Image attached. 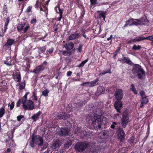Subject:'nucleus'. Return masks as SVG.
Listing matches in <instances>:
<instances>
[{
	"mask_svg": "<svg viewBox=\"0 0 153 153\" xmlns=\"http://www.w3.org/2000/svg\"><path fill=\"white\" fill-rule=\"evenodd\" d=\"M95 111L90 113L87 116L86 120L89 124L91 128L97 130L101 127L102 120L98 118V116L95 113Z\"/></svg>",
	"mask_w": 153,
	"mask_h": 153,
	"instance_id": "f257e3e1",
	"label": "nucleus"
},
{
	"mask_svg": "<svg viewBox=\"0 0 153 153\" xmlns=\"http://www.w3.org/2000/svg\"><path fill=\"white\" fill-rule=\"evenodd\" d=\"M132 71L133 74H137L139 79H142L145 76L144 71L139 65L136 64L133 66Z\"/></svg>",
	"mask_w": 153,
	"mask_h": 153,
	"instance_id": "f03ea898",
	"label": "nucleus"
},
{
	"mask_svg": "<svg viewBox=\"0 0 153 153\" xmlns=\"http://www.w3.org/2000/svg\"><path fill=\"white\" fill-rule=\"evenodd\" d=\"M89 144L86 142H79L77 143L74 146V148L76 151L82 152L88 147Z\"/></svg>",
	"mask_w": 153,
	"mask_h": 153,
	"instance_id": "7ed1b4c3",
	"label": "nucleus"
},
{
	"mask_svg": "<svg viewBox=\"0 0 153 153\" xmlns=\"http://www.w3.org/2000/svg\"><path fill=\"white\" fill-rule=\"evenodd\" d=\"M136 22H134L129 25L130 26L135 25L138 26L139 25H145L148 22V20L145 17H143L141 19H135Z\"/></svg>",
	"mask_w": 153,
	"mask_h": 153,
	"instance_id": "20e7f679",
	"label": "nucleus"
},
{
	"mask_svg": "<svg viewBox=\"0 0 153 153\" xmlns=\"http://www.w3.org/2000/svg\"><path fill=\"white\" fill-rule=\"evenodd\" d=\"M128 120L129 117L128 112L127 111H124L123 114L121 122V125L123 128H124L126 126L128 122Z\"/></svg>",
	"mask_w": 153,
	"mask_h": 153,
	"instance_id": "39448f33",
	"label": "nucleus"
},
{
	"mask_svg": "<svg viewBox=\"0 0 153 153\" xmlns=\"http://www.w3.org/2000/svg\"><path fill=\"white\" fill-rule=\"evenodd\" d=\"M23 107L25 110H33L34 108L33 102L32 101L28 100Z\"/></svg>",
	"mask_w": 153,
	"mask_h": 153,
	"instance_id": "423d86ee",
	"label": "nucleus"
},
{
	"mask_svg": "<svg viewBox=\"0 0 153 153\" xmlns=\"http://www.w3.org/2000/svg\"><path fill=\"white\" fill-rule=\"evenodd\" d=\"M115 97L117 100H120L123 97V90L121 89L116 90L115 94Z\"/></svg>",
	"mask_w": 153,
	"mask_h": 153,
	"instance_id": "0eeeda50",
	"label": "nucleus"
},
{
	"mask_svg": "<svg viewBox=\"0 0 153 153\" xmlns=\"http://www.w3.org/2000/svg\"><path fill=\"white\" fill-rule=\"evenodd\" d=\"M114 107L117 112L119 113H120V110L122 107L121 101L120 100H117L115 102Z\"/></svg>",
	"mask_w": 153,
	"mask_h": 153,
	"instance_id": "6e6552de",
	"label": "nucleus"
},
{
	"mask_svg": "<svg viewBox=\"0 0 153 153\" xmlns=\"http://www.w3.org/2000/svg\"><path fill=\"white\" fill-rule=\"evenodd\" d=\"M35 143L38 146H41L43 144V140L40 136H36L33 137Z\"/></svg>",
	"mask_w": 153,
	"mask_h": 153,
	"instance_id": "1a4fd4ad",
	"label": "nucleus"
},
{
	"mask_svg": "<svg viewBox=\"0 0 153 153\" xmlns=\"http://www.w3.org/2000/svg\"><path fill=\"white\" fill-rule=\"evenodd\" d=\"M75 134L82 138L83 137L87 134V132L85 131H81L79 128H77V131H75Z\"/></svg>",
	"mask_w": 153,
	"mask_h": 153,
	"instance_id": "9d476101",
	"label": "nucleus"
},
{
	"mask_svg": "<svg viewBox=\"0 0 153 153\" xmlns=\"http://www.w3.org/2000/svg\"><path fill=\"white\" fill-rule=\"evenodd\" d=\"M118 60L121 62L125 63L129 65H132L133 64L132 62L128 57H125L122 59H119Z\"/></svg>",
	"mask_w": 153,
	"mask_h": 153,
	"instance_id": "9b49d317",
	"label": "nucleus"
},
{
	"mask_svg": "<svg viewBox=\"0 0 153 153\" xmlns=\"http://www.w3.org/2000/svg\"><path fill=\"white\" fill-rule=\"evenodd\" d=\"M118 136L119 138L120 139L121 141L123 140L125 138V133L123 129L120 128L118 130Z\"/></svg>",
	"mask_w": 153,
	"mask_h": 153,
	"instance_id": "f8f14e48",
	"label": "nucleus"
},
{
	"mask_svg": "<svg viewBox=\"0 0 153 153\" xmlns=\"http://www.w3.org/2000/svg\"><path fill=\"white\" fill-rule=\"evenodd\" d=\"M45 67L43 65H40L36 67L33 71V72L36 74L39 73L41 71H42L44 69Z\"/></svg>",
	"mask_w": 153,
	"mask_h": 153,
	"instance_id": "ddd939ff",
	"label": "nucleus"
},
{
	"mask_svg": "<svg viewBox=\"0 0 153 153\" xmlns=\"http://www.w3.org/2000/svg\"><path fill=\"white\" fill-rule=\"evenodd\" d=\"M70 130L67 128H61L60 129V132H59V134L60 135H68Z\"/></svg>",
	"mask_w": 153,
	"mask_h": 153,
	"instance_id": "4468645a",
	"label": "nucleus"
},
{
	"mask_svg": "<svg viewBox=\"0 0 153 153\" xmlns=\"http://www.w3.org/2000/svg\"><path fill=\"white\" fill-rule=\"evenodd\" d=\"M60 144L59 141L56 140L54 142L51 146V148L53 149H56L60 147Z\"/></svg>",
	"mask_w": 153,
	"mask_h": 153,
	"instance_id": "2eb2a0df",
	"label": "nucleus"
},
{
	"mask_svg": "<svg viewBox=\"0 0 153 153\" xmlns=\"http://www.w3.org/2000/svg\"><path fill=\"white\" fill-rule=\"evenodd\" d=\"M79 33H76L71 34L69 37V40H71L78 38L79 37Z\"/></svg>",
	"mask_w": 153,
	"mask_h": 153,
	"instance_id": "dca6fc26",
	"label": "nucleus"
},
{
	"mask_svg": "<svg viewBox=\"0 0 153 153\" xmlns=\"http://www.w3.org/2000/svg\"><path fill=\"white\" fill-rule=\"evenodd\" d=\"M74 45L73 43L70 42L66 44L65 45V48L68 50H69L73 49Z\"/></svg>",
	"mask_w": 153,
	"mask_h": 153,
	"instance_id": "f3484780",
	"label": "nucleus"
},
{
	"mask_svg": "<svg viewBox=\"0 0 153 153\" xmlns=\"http://www.w3.org/2000/svg\"><path fill=\"white\" fill-rule=\"evenodd\" d=\"M13 78L17 82H20V81L21 76L20 73H19L17 72L16 74L15 75L13 74Z\"/></svg>",
	"mask_w": 153,
	"mask_h": 153,
	"instance_id": "a211bd4d",
	"label": "nucleus"
},
{
	"mask_svg": "<svg viewBox=\"0 0 153 153\" xmlns=\"http://www.w3.org/2000/svg\"><path fill=\"white\" fill-rule=\"evenodd\" d=\"M29 94V92H27L25 94V95H24V96L22 98V100H21L22 102V103L23 105V106L24 105H25L26 103L27 102L26 101L27 100V95L28 94Z\"/></svg>",
	"mask_w": 153,
	"mask_h": 153,
	"instance_id": "6ab92c4d",
	"label": "nucleus"
},
{
	"mask_svg": "<svg viewBox=\"0 0 153 153\" xmlns=\"http://www.w3.org/2000/svg\"><path fill=\"white\" fill-rule=\"evenodd\" d=\"M135 19H134L132 18L130 19H129L126 21V24L124 25V27H127L128 25L129 24H130L131 23H132L133 22H136V21L135 20Z\"/></svg>",
	"mask_w": 153,
	"mask_h": 153,
	"instance_id": "aec40b11",
	"label": "nucleus"
},
{
	"mask_svg": "<svg viewBox=\"0 0 153 153\" xmlns=\"http://www.w3.org/2000/svg\"><path fill=\"white\" fill-rule=\"evenodd\" d=\"M98 79H96L94 81H93L91 82H89L90 87H93L97 85L98 84Z\"/></svg>",
	"mask_w": 153,
	"mask_h": 153,
	"instance_id": "412c9836",
	"label": "nucleus"
},
{
	"mask_svg": "<svg viewBox=\"0 0 153 153\" xmlns=\"http://www.w3.org/2000/svg\"><path fill=\"white\" fill-rule=\"evenodd\" d=\"M41 114L40 111H39L36 114H34L32 117V118L33 119L34 121L36 120L38 118V117Z\"/></svg>",
	"mask_w": 153,
	"mask_h": 153,
	"instance_id": "4be33fe9",
	"label": "nucleus"
},
{
	"mask_svg": "<svg viewBox=\"0 0 153 153\" xmlns=\"http://www.w3.org/2000/svg\"><path fill=\"white\" fill-rule=\"evenodd\" d=\"M9 18L8 17L6 19L5 22L4 24V33H5L6 32V30H7V27L9 23Z\"/></svg>",
	"mask_w": 153,
	"mask_h": 153,
	"instance_id": "5701e85b",
	"label": "nucleus"
},
{
	"mask_svg": "<svg viewBox=\"0 0 153 153\" xmlns=\"http://www.w3.org/2000/svg\"><path fill=\"white\" fill-rule=\"evenodd\" d=\"M4 63L7 66H11L12 63L11 62V59L10 57H7L6 60L4 61Z\"/></svg>",
	"mask_w": 153,
	"mask_h": 153,
	"instance_id": "b1692460",
	"label": "nucleus"
},
{
	"mask_svg": "<svg viewBox=\"0 0 153 153\" xmlns=\"http://www.w3.org/2000/svg\"><path fill=\"white\" fill-rule=\"evenodd\" d=\"M25 26V24H19L17 26V29L18 31H21Z\"/></svg>",
	"mask_w": 153,
	"mask_h": 153,
	"instance_id": "393cba45",
	"label": "nucleus"
},
{
	"mask_svg": "<svg viewBox=\"0 0 153 153\" xmlns=\"http://www.w3.org/2000/svg\"><path fill=\"white\" fill-rule=\"evenodd\" d=\"M84 104V102H83L82 101H79V102H78L77 103H75L74 104L75 107H79L82 106Z\"/></svg>",
	"mask_w": 153,
	"mask_h": 153,
	"instance_id": "a878e982",
	"label": "nucleus"
},
{
	"mask_svg": "<svg viewBox=\"0 0 153 153\" xmlns=\"http://www.w3.org/2000/svg\"><path fill=\"white\" fill-rule=\"evenodd\" d=\"M14 42L13 40L9 39L7 41V43L5 44V46H10L13 44Z\"/></svg>",
	"mask_w": 153,
	"mask_h": 153,
	"instance_id": "bb28decb",
	"label": "nucleus"
},
{
	"mask_svg": "<svg viewBox=\"0 0 153 153\" xmlns=\"http://www.w3.org/2000/svg\"><path fill=\"white\" fill-rule=\"evenodd\" d=\"M147 97L145 96L144 97H143L142 98L141 102L142 103H143L144 104H146L148 102V100L147 98Z\"/></svg>",
	"mask_w": 153,
	"mask_h": 153,
	"instance_id": "cd10ccee",
	"label": "nucleus"
},
{
	"mask_svg": "<svg viewBox=\"0 0 153 153\" xmlns=\"http://www.w3.org/2000/svg\"><path fill=\"white\" fill-rule=\"evenodd\" d=\"M38 52L39 53H41L45 51V50L46 49V48L45 47H40L38 48Z\"/></svg>",
	"mask_w": 153,
	"mask_h": 153,
	"instance_id": "c85d7f7f",
	"label": "nucleus"
},
{
	"mask_svg": "<svg viewBox=\"0 0 153 153\" xmlns=\"http://www.w3.org/2000/svg\"><path fill=\"white\" fill-rule=\"evenodd\" d=\"M141 48L140 46L138 45L137 46L135 45H134L132 47V49L134 51L138 50Z\"/></svg>",
	"mask_w": 153,
	"mask_h": 153,
	"instance_id": "c756f323",
	"label": "nucleus"
},
{
	"mask_svg": "<svg viewBox=\"0 0 153 153\" xmlns=\"http://www.w3.org/2000/svg\"><path fill=\"white\" fill-rule=\"evenodd\" d=\"M5 110L3 107L0 109V118L2 117L5 114Z\"/></svg>",
	"mask_w": 153,
	"mask_h": 153,
	"instance_id": "7c9ffc66",
	"label": "nucleus"
},
{
	"mask_svg": "<svg viewBox=\"0 0 153 153\" xmlns=\"http://www.w3.org/2000/svg\"><path fill=\"white\" fill-rule=\"evenodd\" d=\"M146 39L149 40L152 42L151 43V45H153V35L145 37Z\"/></svg>",
	"mask_w": 153,
	"mask_h": 153,
	"instance_id": "2f4dec72",
	"label": "nucleus"
},
{
	"mask_svg": "<svg viewBox=\"0 0 153 153\" xmlns=\"http://www.w3.org/2000/svg\"><path fill=\"white\" fill-rule=\"evenodd\" d=\"M131 88H130V90L131 91H132L134 94L136 95L137 94V91L136 90V89L135 88V86L133 84H131Z\"/></svg>",
	"mask_w": 153,
	"mask_h": 153,
	"instance_id": "473e14b6",
	"label": "nucleus"
},
{
	"mask_svg": "<svg viewBox=\"0 0 153 153\" xmlns=\"http://www.w3.org/2000/svg\"><path fill=\"white\" fill-rule=\"evenodd\" d=\"M49 92V91L48 89H46L45 90L43 91L42 92V95L45 97H46L48 96V94Z\"/></svg>",
	"mask_w": 153,
	"mask_h": 153,
	"instance_id": "72a5a7b5",
	"label": "nucleus"
},
{
	"mask_svg": "<svg viewBox=\"0 0 153 153\" xmlns=\"http://www.w3.org/2000/svg\"><path fill=\"white\" fill-rule=\"evenodd\" d=\"M97 90L99 93L102 94L105 91V88L102 87L100 86L98 88Z\"/></svg>",
	"mask_w": 153,
	"mask_h": 153,
	"instance_id": "f704fd0d",
	"label": "nucleus"
},
{
	"mask_svg": "<svg viewBox=\"0 0 153 153\" xmlns=\"http://www.w3.org/2000/svg\"><path fill=\"white\" fill-rule=\"evenodd\" d=\"M88 59H87L84 61H83L79 65V67H81L83 66L84 65L88 62Z\"/></svg>",
	"mask_w": 153,
	"mask_h": 153,
	"instance_id": "c9c22d12",
	"label": "nucleus"
},
{
	"mask_svg": "<svg viewBox=\"0 0 153 153\" xmlns=\"http://www.w3.org/2000/svg\"><path fill=\"white\" fill-rule=\"evenodd\" d=\"M145 39H146L145 37H142L140 36L137 37L136 41L137 42H140Z\"/></svg>",
	"mask_w": 153,
	"mask_h": 153,
	"instance_id": "e433bc0d",
	"label": "nucleus"
},
{
	"mask_svg": "<svg viewBox=\"0 0 153 153\" xmlns=\"http://www.w3.org/2000/svg\"><path fill=\"white\" fill-rule=\"evenodd\" d=\"M25 84L24 83H21L19 84V89L20 90L24 89L25 87Z\"/></svg>",
	"mask_w": 153,
	"mask_h": 153,
	"instance_id": "4c0bfd02",
	"label": "nucleus"
},
{
	"mask_svg": "<svg viewBox=\"0 0 153 153\" xmlns=\"http://www.w3.org/2000/svg\"><path fill=\"white\" fill-rule=\"evenodd\" d=\"M10 144H9L8 146L14 147L15 146V144L14 141L13 140H10Z\"/></svg>",
	"mask_w": 153,
	"mask_h": 153,
	"instance_id": "58836bf2",
	"label": "nucleus"
},
{
	"mask_svg": "<svg viewBox=\"0 0 153 153\" xmlns=\"http://www.w3.org/2000/svg\"><path fill=\"white\" fill-rule=\"evenodd\" d=\"M70 116L68 114H65L61 116H60V118L61 119H66V118L69 117Z\"/></svg>",
	"mask_w": 153,
	"mask_h": 153,
	"instance_id": "ea45409f",
	"label": "nucleus"
},
{
	"mask_svg": "<svg viewBox=\"0 0 153 153\" xmlns=\"http://www.w3.org/2000/svg\"><path fill=\"white\" fill-rule=\"evenodd\" d=\"M34 143H35V142L34 141V140L33 138V137H32V140L31 141L30 143V145L31 147H33Z\"/></svg>",
	"mask_w": 153,
	"mask_h": 153,
	"instance_id": "a19ab883",
	"label": "nucleus"
},
{
	"mask_svg": "<svg viewBox=\"0 0 153 153\" xmlns=\"http://www.w3.org/2000/svg\"><path fill=\"white\" fill-rule=\"evenodd\" d=\"M8 106L10 107V109L11 110H12L14 106V102H12L10 105H9V104Z\"/></svg>",
	"mask_w": 153,
	"mask_h": 153,
	"instance_id": "79ce46f5",
	"label": "nucleus"
},
{
	"mask_svg": "<svg viewBox=\"0 0 153 153\" xmlns=\"http://www.w3.org/2000/svg\"><path fill=\"white\" fill-rule=\"evenodd\" d=\"M82 86H86L88 87H89V82H84L81 85Z\"/></svg>",
	"mask_w": 153,
	"mask_h": 153,
	"instance_id": "37998d69",
	"label": "nucleus"
},
{
	"mask_svg": "<svg viewBox=\"0 0 153 153\" xmlns=\"http://www.w3.org/2000/svg\"><path fill=\"white\" fill-rule=\"evenodd\" d=\"M24 117V116L23 115H20L19 116H17V120L18 121H20L21 119L23 118Z\"/></svg>",
	"mask_w": 153,
	"mask_h": 153,
	"instance_id": "c03bdc74",
	"label": "nucleus"
},
{
	"mask_svg": "<svg viewBox=\"0 0 153 153\" xmlns=\"http://www.w3.org/2000/svg\"><path fill=\"white\" fill-rule=\"evenodd\" d=\"M82 45H80L79 47L77 49L79 53H81L82 51Z\"/></svg>",
	"mask_w": 153,
	"mask_h": 153,
	"instance_id": "a18cd8bd",
	"label": "nucleus"
},
{
	"mask_svg": "<svg viewBox=\"0 0 153 153\" xmlns=\"http://www.w3.org/2000/svg\"><path fill=\"white\" fill-rule=\"evenodd\" d=\"M134 140V137H131L128 140V142L130 143H133Z\"/></svg>",
	"mask_w": 153,
	"mask_h": 153,
	"instance_id": "49530a36",
	"label": "nucleus"
},
{
	"mask_svg": "<svg viewBox=\"0 0 153 153\" xmlns=\"http://www.w3.org/2000/svg\"><path fill=\"white\" fill-rule=\"evenodd\" d=\"M71 145L70 143H67L65 144L64 145V147L65 148H68Z\"/></svg>",
	"mask_w": 153,
	"mask_h": 153,
	"instance_id": "de8ad7c7",
	"label": "nucleus"
},
{
	"mask_svg": "<svg viewBox=\"0 0 153 153\" xmlns=\"http://www.w3.org/2000/svg\"><path fill=\"white\" fill-rule=\"evenodd\" d=\"M97 0H90V1L91 4H95L97 3Z\"/></svg>",
	"mask_w": 153,
	"mask_h": 153,
	"instance_id": "09e8293b",
	"label": "nucleus"
},
{
	"mask_svg": "<svg viewBox=\"0 0 153 153\" xmlns=\"http://www.w3.org/2000/svg\"><path fill=\"white\" fill-rule=\"evenodd\" d=\"M117 123L115 122H113V124H112L111 126V128H115V125H116Z\"/></svg>",
	"mask_w": 153,
	"mask_h": 153,
	"instance_id": "8fccbe9b",
	"label": "nucleus"
},
{
	"mask_svg": "<svg viewBox=\"0 0 153 153\" xmlns=\"http://www.w3.org/2000/svg\"><path fill=\"white\" fill-rule=\"evenodd\" d=\"M140 94L141 96L142 97V98L143 97H144L145 96V93L143 91H141L140 93Z\"/></svg>",
	"mask_w": 153,
	"mask_h": 153,
	"instance_id": "3c124183",
	"label": "nucleus"
},
{
	"mask_svg": "<svg viewBox=\"0 0 153 153\" xmlns=\"http://www.w3.org/2000/svg\"><path fill=\"white\" fill-rule=\"evenodd\" d=\"M22 102V101L21 100H19L16 103V106L17 107H19L20 106V103Z\"/></svg>",
	"mask_w": 153,
	"mask_h": 153,
	"instance_id": "603ef678",
	"label": "nucleus"
},
{
	"mask_svg": "<svg viewBox=\"0 0 153 153\" xmlns=\"http://www.w3.org/2000/svg\"><path fill=\"white\" fill-rule=\"evenodd\" d=\"M30 26L29 25H28L26 27H25L24 28V33L26 32L28 30V28H29Z\"/></svg>",
	"mask_w": 153,
	"mask_h": 153,
	"instance_id": "864d4df0",
	"label": "nucleus"
},
{
	"mask_svg": "<svg viewBox=\"0 0 153 153\" xmlns=\"http://www.w3.org/2000/svg\"><path fill=\"white\" fill-rule=\"evenodd\" d=\"M58 8H59V15H60L62 16L63 10H62L61 9H60L59 7H58Z\"/></svg>",
	"mask_w": 153,
	"mask_h": 153,
	"instance_id": "5fc2aeb1",
	"label": "nucleus"
},
{
	"mask_svg": "<svg viewBox=\"0 0 153 153\" xmlns=\"http://www.w3.org/2000/svg\"><path fill=\"white\" fill-rule=\"evenodd\" d=\"M31 8H32L30 6H29L27 8V9L26 10V12L28 13V12H29L31 10Z\"/></svg>",
	"mask_w": 153,
	"mask_h": 153,
	"instance_id": "6e6d98bb",
	"label": "nucleus"
},
{
	"mask_svg": "<svg viewBox=\"0 0 153 153\" xmlns=\"http://www.w3.org/2000/svg\"><path fill=\"white\" fill-rule=\"evenodd\" d=\"M33 99L35 100L36 101L37 100V97L35 95V94L34 93H33Z\"/></svg>",
	"mask_w": 153,
	"mask_h": 153,
	"instance_id": "4d7b16f0",
	"label": "nucleus"
},
{
	"mask_svg": "<svg viewBox=\"0 0 153 153\" xmlns=\"http://www.w3.org/2000/svg\"><path fill=\"white\" fill-rule=\"evenodd\" d=\"M53 48H51L50 49H49V50H48L47 51L50 53H51L53 52Z\"/></svg>",
	"mask_w": 153,
	"mask_h": 153,
	"instance_id": "13d9d810",
	"label": "nucleus"
},
{
	"mask_svg": "<svg viewBox=\"0 0 153 153\" xmlns=\"http://www.w3.org/2000/svg\"><path fill=\"white\" fill-rule=\"evenodd\" d=\"M106 13L105 12H102V13L99 14V16L100 17H102L103 15H104Z\"/></svg>",
	"mask_w": 153,
	"mask_h": 153,
	"instance_id": "bf43d9fd",
	"label": "nucleus"
},
{
	"mask_svg": "<svg viewBox=\"0 0 153 153\" xmlns=\"http://www.w3.org/2000/svg\"><path fill=\"white\" fill-rule=\"evenodd\" d=\"M11 140L10 137H8V138L5 141V142L7 143L9 141L10 142V141Z\"/></svg>",
	"mask_w": 153,
	"mask_h": 153,
	"instance_id": "052dcab7",
	"label": "nucleus"
},
{
	"mask_svg": "<svg viewBox=\"0 0 153 153\" xmlns=\"http://www.w3.org/2000/svg\"><path fill=\"white\" fill-rule=\"evenodd\" d=\"M72 73V72L71 71H68L67 72V76H70L71 75Z\"/></svg>",
	"mask_w": 153,
	"mask_h": 153,
	"instance_id": "680f3d73",
	"label": "nucleus"
},
{
	"mask_svg": "<svg viewBox=\"0 0 153 153\" xmlns=\"http://www.w3.org/2000/svg\"><path fill=\"white\" fill-rule=\"evenodd\" d=\"M105 72L106 73V74L108 73H111L110 70L109 69H106L105 70Z\"/></svg>",
	"mask_w": 153,
	"mask_h": 153,
	"instance_id": "e2e57ef3",
	"label": "nucleus"
},
{
	"mask_svg": "<svg viewBox=\"0 0 153 153\" xmlns=\"http://www.w3.org/2000/svg\"><path fill=\"white\" fill-rule=\"evenodd\" d=\"M39 3V1H36V4L35 5V7L36 8H38L39 7V5H38Z\"/></svg>",
	"mask_w": 153,
	"mask_h": 153,
	"instance_id": "0e129e2a",
	"label": "nucleus"
},
{
	"mask_svg": "<svg viewBox=\"0 0 153 153\" xmlns=\"http://www.w3.org/2000/svg\"><path fill=\"white\" fill-rule=\"evenodd\" d=\"M36 19H33L31 21V22L32 23H35L36 22Z\"/></svg>",
	"mask_w": 153,
	"mask_h": 153,
	"instance_id": "69168bd1",
	"label": "nucleus"
},
{
	"mask_svg": "<svg viewBox=\"0 0 153 153\" xmlns=\"http://www.w3.org/2000/svg\"><path fill=\"white\" fill-rule=\"evenodd\" d=\"M112 37H113V35H111L110 36V37L107 39V40L108 41H109V40H110V39H112Z\"/></svg>",
	"mask_w": 153,
	"mask_h": 153,
	"instance_id": "338daca9",
	"label": "nucleus"
},
{
	"mask_svg": "<svg viewBox=\"0 0 153 153\" xmlns=\"http://www.w3.org/2000/svg\"><path fill=\"white\" fill-rule=\"evenodd\" d=\"M10 151V148L7 149V150L5 151L6 153H8Z\"/></svg>",
	"mask_w": 153,
	"mask_h": 153,
	"instance_id": "774afa93",
	"label": "nucleus"
}]
</instances>
